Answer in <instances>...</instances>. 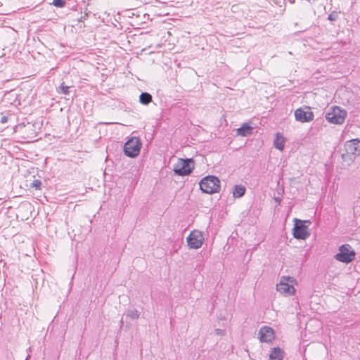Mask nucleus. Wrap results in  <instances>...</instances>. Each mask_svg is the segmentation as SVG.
Returning a JSON list of instances; mask_svg holds the SVG:
<instances>
[{"label":"nucleus","mask_w":360,"mask_h":360,"mask_svg":"<svg viewBox=\"0 0 360 360\" xmlns=\"http://www.w3.org/2000/svg\"><path fill=\"white\" fill-rule=\"evenodd\" d=\"M295 284H296V281L293 277L282 276L276 285V290L286 296L293 295L295 292Z\"/></svg>","instance_id":"f03ea898"},{"label":"nucleus","mask_w":360,"mask_h":360,"mask_svg":"<svg viewBox=\"0 0 360 360\" xmlns=\"http://www.w3.org/2000/svg\"><path fill=\"white\" fill-rule=\"evenodd\" d=\"M214 333H215V335H219V336H224L226 334V331H225V330L217 328V329H215Z\"/></svg>","instance_id":"aec40b11"},{"label":"nucleus","mask_w":360,"mask_h":360,"mask_svg":"<svg viewBox=\"0 0 360 360\" xmlns=\"http://www.w3.org/2000/svg\"><path fill=\"white\" fill-rule=\"evenodd\" d=\"M68 89H69V86H64L63 84H61L59 86L58 92L62 93L63 94H67L68 93Z\"/></svg>","instance_id":"6ab92c4d"},{"label":"nucleus","mask_w":360,"mask_h":360,"mask_svg":"<svg viewBox=\"0 0 360 360\" xmlns=\"http://www.w3.org/2000/svg\"><path fill=\"white\" fill-rule=\"evenodd\" d=\"M200 188L203 193L212 194L219 192L220 181L214 176H207L201 179Z\"/></svg>","instance_id":"f257e3e1"},{"label":"nucleus","mask_w":360,"mask_h":360,"mask_svg":"<svg viewBox=\"0 0 360 360\" xmlns=\"http://www.w3.org/2000/svg\"><path fill=\"white\" fill-rule=\"evenodd\" d=\"M252 131L253 127L247 123H244L240 128L237 129L236 134L241 136H248L252 134Z\"/></svg>","instance_id":"ddd939ff"},{"label":"nucleus","mask_w":360,"mask_h":360,"mask_svg":"<svg viewBox=\"0 0 360 360\" xmlns=\"http://www.w3.org/2000/svg\"><path fill=\"white\" fill-rule=\"evenodd\" d=\"M7 122V117L4 116L1 117V122L2 123H6Z\"/></svg>","instance_id":"b1692460"},{"label":"nucleus","mask_w":360,"mask_h":360,"mask_svg":"<svg viewBox=\"0 0 360 360\" xmlns=\"http://www.w3.org/2000/svg\"><path fill=\"white\" fill-rule=\"evenodd\" d=\"M205 238L202 233L198 230L191 232L186 238L188 246L192 249H198L203 244Z\"/></svg>","instance_id":"0eeeda50"},{"label":"nucleus","mask_w":360,"mask_h":360,"mask_svg":"<svg viewBox=\"0 0 360 360\" xmlns=\"http://www.w3.org/2000/svg\"><path fill=\"white\" fill-rule=\"evenodd\" d=\"M295 120L300 122H308L314 119V114L310 108H300L295 111Z\"/></svg>","instance_id":"6e6552de"},{"label":"nucleus","mask_w":360,"mask_h":360,"mask_svg":"<svg viewBox=\"0 0 360 360\" xmlns=\"http://www.w3.org/2000/svg\"><path fill=\"white\" fill-rule=\"evenodd\" d=\"M53 4L56 7L62 8L65 6V2L64 0H53Z\"/></svg>","instance_id":"a211bd4d"},{"label":"nucleus","mask_w":360,"mask_h":360,"mask_svg":"<svg viewBox=\"0 0 360 360\" xmlns=\"http://www.w3.org/2000/svg\"><path fill=\"white\" fill-rule=\"evenodd\" d=\"M345 148L348 155L356 157L360 154V141L357 139L348 141L346 142Z\"/></svg>","instance_id":"9d476101"},{"label":"nucleus","mask_w":360,"mask_h":360,"mask_svg":"<svg viewBox=\"0 0 360 360\" xmlns=\"http://www.w3.org/2000/svg\"><path fill=\"white\" fill-rule=\"evenodd\" d=\"M152 101V96L146 92L141 93L139 96V101L143 105H148Z\"/></svg>","instance_id":"dca6fc26"},{"label":"nucleus","mask_w":360,"mask_h":360,"mask_svg":"<svg viewBox=\"0 0 360 360\" xmlns=\"http://www.w3.org/2000/svg\"><path fill=\"white\" fill-rule=\"evenodd\" d=\"M258 338L262 342H271L275 338L274 329L269 326H262L258 332Z\"/></svg>","instance_id":"1a4fd4ad"},{"label":"nucleus","mask_w":360,"mask_h":360,"mask_svg":"<svg viewBox=\"0 0 360 360\" xmlns=\"http://www.w3.org/2000/svg\"><path fill=\"white\" fill-rule=\"evenodd\" d=\"M195 167L192 158H181V176L190 174Z\"/></svg>","instance_id":"9b49d317"},{"label":"nucleus","mask_w":360,"mask_h":360,"mask_svg":"<svg viewBox=\"0 0 360 360\" xmlns=\"http://www.w3.org/2000/svg\"><path fill=\"white\" fill-rule=\"evenodd\" d=\"M285 141H286V139L283 136V135L281 134V133L278 132L275 135L274 146L276 149H278L281 151H283Z\"/></svg>","instance_id":"f8f14e48"},{"label":"nucleus","mask_w":360,"mask_h":360,"mask_svg":"<svg viewBox=\"0 0 360 360\" xmlns=\"http://www.w3.org/2000/svg\"><path fill=\"white\" fill-rule=\"evenodd\" d=\"M337 19V14L335 13H330L328 15V20L330 21H335Z\"/></svg>","instance_id":"4be33fe9"},{"label":"nucleus","mask_w":360,"mask_h":360,"mask_svg":"<svg viewBox=\"0 0 360 360\" xmlns=\"http://www.w3.org/2000/svg\"><path fill=\"white\" fill-rule=\"evenodd\" d=\"M355 251L351 245L345 244L339 248V252L335 255V259L339 262L348 264L355 258Z\"/></svg>","instance_id":"39448f33"},{"label":"nucleus","mask_w":360,"mask_h":360,"mask_svg":"<svg viewBox=\"0 0 360 360\" xmlns=\"http://www.w3.org/2000/svg\"><path fill=\"white\" fill-rule=\"evenodd\" d=\"M41 183L39 180H34L32 184V186L35 188L36 189H39L40 188Z\"/></svg>","instance_id":"412c9836"},{"label":"nucleus","mask_w":360,"mask_h":360,"mask_svg":"<svg viewBox=\"0 0 360 360\" xmlns=\"http://www.w3.org/2000/svg\"><path fill=\"white\" fill-rule=\"evenodd\" d=\"M245 193V188L241 185H236L233 188V195L235 198H240Z\"/></svg>","instance_id":"2eb2a0df"},{"label":"nucleus","mask_w":360,"mask_h":360,"mask_svg":"<svg viewBox=\"0 0 360 360\" xmlns=\"http://www.w3.org/2000/svg\"><path fill=\"white\" fill-rule=\"evenodd\" d=\"M295 225L293 228L294 238L300 240H305L310 236L308 226L305 224H310L309 220L302 221L300 219H295Z\"/></svg>","instance_id":"20e7f679"},{"label":"nucleus","mask_w":360,"mask_h":360,"mask_svg":"<svg viewBox=\"0 0 360 360\" xmlns=\"http://www.w3.org/2000/svg\"><path fill=\"white\" fill-rule=\"evenodd\" d=\"M347 116V112L338 106H334L329 109L326 115V120L335 124H342Z\"/></svg>","instance_id":"7ed1b4c3"},{"label":"nucleus","mask_w":360,"mask_h":360,"mask_svg":"<svg viewBox=\"0 0 360 360\" xmlns=\"http://www.w3.org/2000/svg\"><path fill=\"white\" fill-rule=\"evenodd\" d=\"M174 172H175L176 174L180 176V167H179L178 165L174 166Z\"/></svg>","instance_id":"5701e85b"},{"label":"nucleus","mask_w":360,"mask_h":360,"mask_svg":"<svg viewBox=\"0 0 360 360\" xmlns=\"http://www.w3.org/2000/svg\"><path fill=\"white\" fill-rule=\"evenodd\" d=\"M269 358L270 360H283L284 352L279 347H274L270 353Z\"/></svg>","instance_id":"4468645a"},{"label":"nucleus","mask_w":360,"mask_h":360,"mask_svg":"<svg viewBox=\"0 0 360 360\" xmlns=\"http://www.w3.org/2000/svg\"><path fill=\"white\" fill-rule=\"evenodd\" d=\"M127 316L131 319H137L139 318L140 313L136 309H131L127 311Z\"/></svg>","instance_id":"f3484780"},{"label":"nucleus","mask_w":360,"mask_h":360,"mask_svg":"<svg viewBox=\"0 0 360 360\" xmlns=\"http://www.w3.org/2000/svg\"><path fill=\"white\" fill-rule=\"evenodd\" d=\"M141 143L138 137H132L126 142L124 146V154L130 158L136 157L141 150Z\"/></svg>","instance_id":"423d86ee"}]
</instances>
